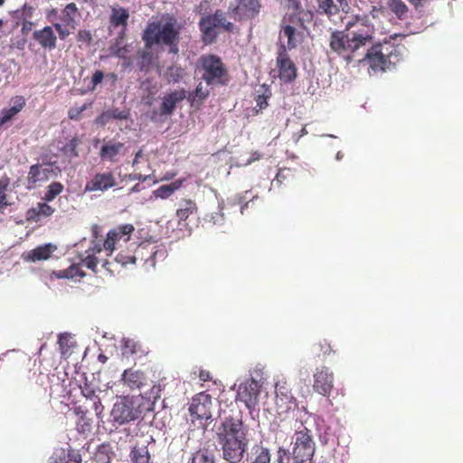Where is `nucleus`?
Listing matches in <instances>:
<instances>
[{
	"label": "nucleus",
	"instance_id": "393cba45",
	"mask_svg": "<svg viewBox=\"0 0 463 463\" xmlns=\"http://www.w3.org/2000/svg\"><path fill=\"white\" fill-rule=\"evenodd\" d=\"M54 208L45 203H38L35 207L27 210L25 219L27 222H38L42 218L50 217L53 214Z\"/></svg>",
	"mask_w": 463,
	"mask_h": 463
},
{
	"label": "nucleus",
	"instance_id": "f704fd0d",
	"mask_svg": "<svg viewBox=\"0 0 463 463\" xmlns=\"http://www.w3.org/2000/svg\"><path fill=\"white\" fill-rule=\"evenodd\" d=\"M185 75V71L180 65L173 64L169 66L164 73L165 79L169 83L179 82Z\"/></svg>",
	"mask_w": 463,
	"mask_h": 463
},
{
	"label": "nucleus",
	"instance_id": "aec40b11",
	"mask_svg": "<svg viewBox=\"0 0 463 463\" xmlns=\"http://www.w3.org/2000/svg\"><path fill=\"white\" fill-rule=\"evenodd\" d=\"M373 39V27L366 26V28L360 29L356 32H353L352 36H349V45H347V48L350 49V55H352V60L354 59V54L361 47H364L367 43H372Z\"/></svg>",
	"mask_w": 463,
	"mask_h": 463
},
{
	"label": "nucleus",
	"instance_id": "09e8293b",
	"mask_svg": "<svg viewBox=\"0 0 463 463\" xmlns=\"http://www.w3.org/2000/svg\"><path fill=\"white\" fill-rule=\"evenodd\" d=\"M51 463H81V457L78 453L69 452L62 457L53 458Z\"/></svg>",
	"mask_w": 463,
	"mask_h": 463
},
{
	"label": "nucleus",
	"instance_id": "c756f323",
	"mask_svg": "<svg viewBox=\"0 0 463 463\" xmlns=\"http://www.w3.org/2000/svg\"><path fill=\"white\" fill-rule=\"evenodd\" d=\"M25 101L23 97H17L13 107L2 110L0 117V128L10 121L24 107Z\"/></svg>",
	"mask_w": 463,
	"mask_h": 463
},
{
	"label": "nucleus",
	"instance_id": "2eb2a0df",
	"mask_svg": "<svg viewBox=\"0 0 463 463\" xmlns=\"http://www.w3.org/2000/svg\"><path fill=\"white\" fill-rule=\"evenodd\" d=\"M333 386L334 374L329 371V368L326 366L317 368V371L314 373V391L323 396H329Z\"/></svg>",
	"mask_w": 463,
	"mask_h": 463
},
{
	"label": "nucleus",
	"instance_id": "72a5a7b5",
	"mask_svg": "<svg viewBox=\"0 0 463 463\" xmlns=\"http://www.w3.org/2000/svg\"><path fill=\"white\" fill-rule=\"evenodd\" d=\"M197 205L191 199H184L181 202L180 207L176 210V216L179 222L188 219L190 215L196 213Z\"/></svg>",
	"mask_w": 463,
	"mask_h": 463
},
{
	"label": "nucleus",
	"instance_id": "0e129e2a",
	"mask_svg": "<svg viewBox=\"0 0 463 463\" xmlns=\"http://www.w3.org/2000/svg\"><path fill=\"white\" fill-rule=\"evenodd\" d=\"M35 26V24L30 20H22V28L21 33L23 35H27L33 28Z\"/></svg>",
	"mask_w": 463,
	"mask_h": 463
},
{
	"label": "nucleus",
	"instance_id": "13d9d810",
	"mask_svg": "<svg viewBox=\"0 0 463 463\" xmlns=\"http://www.w3.org/2000/svg\"><path fill=\"white\" fill-rule=\"evenodd\" d=\"M111 119H127L128 117V112L125 110H120L119 109H109Z\"/></svg>",
	"mask_w": 463,
	"mask_h": 463
},
{
	"label": "nucleus",
	"instance_id": "f3484780",
	"mask_svg": "<svg viewBox=\"0 0 463 463\" xmlns=\"http://www.w3.org/2000/svg\"><path fill=\"white\" fill-rule=\"evenodd\" d=\"M116 184V178L112 172L97 173L86 183L84 191L104 192L114 187Z\"/></svg>",
	"mask_w": 463,
	"mask_h": 463
},
{
	"label": "nucleus",
	"instance_id": "79ce46f5",
	"mask_svg": "<svg viewBox=\"0 0 463 463\" xmlns=\"http://www.w3.org/2000/svg\"><path fill=\"white\" fill-rule=\"evenodd\" d=\"M76 429L78 432L81 434L90 433L92 430V420L88 418L86 413H82L77 421Z\"/></svg>",
	"mask_w": 463,
	"mask_h": 463
},
{
	"label": "nucleus",
	"instance_id": "4468645a",
	"mask_svg": "<svg viewBox=\"0 0 463 463\" xmlns=\"http://www.w3.org/2000/svg\"><path fill=\"white\" fill-rule=\"evenodd\" d=\"M262 383L254 377L245 381L239 386L236 399L242 402L247 408L254 407L259 401Z\"/></svg>",
	"mask_w": 463,
	"mask_h": 463
},
{
	"label": "nucleus",
	"instance_id": "20e7f679",
	"mask_svg": "<svg viewBox=\"0 0 463 463\" xmlns=\"http://www.w3.org/2000/svg\"><path fill=\"white\" fill-rule=\"evenodd\" d=\"M248 440L242 428L233 427V463H270V454L267 448L255 445L251 452L256 456L253 461H250Z\"/></svg>",
	"mask_w": 463,
	"mask_h": 463
},
{
	"label": "nucleus",
	"instance_id": "473e14b6",
	"mask_svg": "<svg viewBox=\"0 0 463 463\" xmlns=\"http://www.w3.org/2000/svg\"><path fill=\"white\" fill-rule=\"evenodd\" d=\"M184 179H178L169 184L161 185L153 192L156 198L167 199L183 185Z\"/></svg>",
	"mask_w": 463,
	"mask_h": 463
},
{
	"label": "nucleus",
	"instance_id": "8fccbe9b",
	"mask_svg": "<svg viewBox=\"0 0 463 463\" xmlns=\"http://www.w3.org/2000/svg\"><path fill=\"white\" fill-rule=\"evenodd\" d=\"M88 255L81 260V262L90 269L96 271L99 260L98 258L91 252H87Z\"/></svg>",
	"mask_w": 463,
	"mask_h": 463
},
{
	"label": "nucleus",
	"instance_id": "864d4df0",
	"mask_svg": "<svg viewBox=\"0 0 463 463\" xmlns=\"http://www.w3.org/2000/svg\"><path fill=\"white\" fill-rule=\"evenodd\" d=\"M88 109L87 104H83L81 107H74L69 109L68 117L70 119L78 120L80 118L81 113Z\"/></svg>",
	"mask_w": 463,
	"mask_h": 463
},
{
	"label": "nucleus",
	"instance_id": "4be33fe9",
	"mask_svg": "<svg viewBox=\"0 0 463 463\" xmlns=\"http://www.w3.org/2000/svg\"><path fill=\"white\" fill-rule=\"evenodd\" d=\"M33 38L45 50L51 51L57 46V36L52 26L46 25L40 30L34 31Z\"/></svg>",
	"mask_w": 463,
	"mask_h": 463
},
{
	"label": "nucleus",
	"instance_id": "f257e3e1",
	"mask_svg": "<svg viewBox=\"0 0 463 463\" xmlns=\"http://www.w3.org/2000/svg\"><path fill=\"white\" fill-rule=\"evenodd\" d=\"M180 29L176 20L173 18L164 24L152 22L144 30L142 39L146 48H151L155 44H164L169 47V52L177 54Z\"/></svg>",
	"mask_w": 463,
	"mask_h": 463
},
{
	"label": "nucleus",
	"instance_id": "052dcab7",
	"mask_svg": "<svg viewBox=\"0 0 463 463\" xmlns=\"http://www.w3.org/2000/svg\"><path fill=\"white\" fill-rule=\"evenodd\" d=\"M112 55L119 58H124L126 53L128 52V49L124 46H120V44L116 43L114 47H111Z\"/></svg>",
	"mask_w": 463,
	"mask_h": 463
},
{
	"label": "nucleus",
	"instance_id": "680f3d73",
	"mask_svg": "<svg viewBox=\"0 0 463 463\" xmlns=\"http://www.w3.org/2000/svg\"><path fill=\"white\" fill-rule=\"evenodd\" d=\"M110 119V112L109 110H106L102 112L99 117H97L96 123L101 126H105L109 122Z\"/></svg>",
	"mask_w": 463,
	"mask_h": 463
},
{
	"label": "nucleus",
	"instance_id": "58836bf2",
	"mask_svg": "<svg viewBox=\"0 0 463 463\" xmlns=\"http://www.w3.org/2000/svg\"><path fill=\"white\" fill-rule=\"evenodd\" d=\"M189 463H214V458L207 449H200L193 453Z\"/></svg>",
	"mask_w": 463,
	"mask_h": 463
},
{
	"label": "nucleus",
	"instance_id": "4d7b16f0",
	"mask_svg": "<svg viewBox=\"0 0 463 463\" xmlns=\"http://www.w3.org/2000/svg\"><path fill=\"white\" fill-rule=\"evenodd\" d=\"M288 8L293 10L292 13L300 14L301 11H306L302 8L301 0H284Z\"/></svg>",
	"mask_w": 463,
	"mask_h": 463
},
{
	"label": "nucleus",
	"instance_id": "dca6fc26",
	"mask_svg": "<svg viewBox=\"0 0 463 463\" xmlns=\"http://www.w3.org/2000/svg\"><path fill=\"white\" fill-rule=\"evenodd\" d=\"M260 0H236L233 6V19L250 20L257 16L260 11Z\"/></svg>",
	"mask_w": 463,
	"mask_h": 463
},
{
	"label": "nucleus",
	"instance_id": "338daca9",
	"mask_svg": "<svg viewBox=\"0 0 463 463\" xmlns=\"http://www.w3.org/2000/svg\"><path fill=\"white\" fill-rule=\"evenodd\" d=\"M102 250H104V248H103V243L100 244L99 242L96 241H92V247H90L87 252H91L92 254H96V253H99L101 252Z\"/></svg>",
	"mask_w": 463,
	"mask_h": 463
},
{
	"label": "nucleus",
	"instance_id": "c03bdc74",
	"mask_svg": "<svg viewBox=\"0 0 463 463\" xmlns=\"http://www.w3.org/2000/svg\"><path fill=\"white\" fill-rule=\"evenodd\" d=\"M261 89L263 91L255 98L257 111L266 109L268 107V99L271 97L270 90L264 89V87H261Z\"/></svg>",
	"mask_w": 463,
	"mask_h": 463
},
{
	"label": "nucleus",
	"instance_id": "774afa93",
	"mask_svg": "<svg viewBox=\"0 0 463 463\" xmlns=\"http://www.w3.org/2000/svg\"><path fill=\"white\" fill-rule=\"evenodd\" d=\"M260 158V155L259 153L255 152V153L251 154L250 157L248 158L245 162H243V161H237L236 162V165L237 166H241V165H249L251 162L259 160Z\"/></svg>",
	"mask_w": 463,
	"mask_h": 463
},
{
	"label": "nucleus",
	"instance_id": "b1692460",
	"mask_svg": "<svg viewBox=\"0 0 463 463\" xmlns=\"http://www.w3.org/2000/svg\"><path fill=\"white\" fill-rule=\"evenodd\" d=\"M121 380L130 389H140L146 384V377L140 370L127 369L122 373Z\"/></svg>",
	"mask_w": 463,
	"mask_h": 463
},
{
	"label": "nucleus",
	"instance_id": "cd10ccee",
	"mask_svg": "<svg viewBox=\"0 0 463 463\" xmlns=\"http://www.w3.org/2000/svg\"><path fill=\"white\" fill-rule=\"evenodd\" d=\"M129 18V12L128 9L121 6H114L111 8L109 16V23L114 27L127 28L128 21Z\"/></svg>",
	"mask_w": 463,
	"mask_h": 463
},
{
	"label": "nucleus",
	"instance_id": "603ef678",
	"mask_svg": "<svg viewBox=\"0 0 463 463\" xmlns=\"http://www.w3.org/2000/svg\"><path fill=\"white\" fill-rule=\"evenodd\" d=\"M76 38L80 43L90 44L92 42V34L89 30H79Z\"/></svg>",
	"mask_w": 463,
	"mask_h": 463
},
{
	"label": "nucleus",
	"instance_id": "3c124183",
	"mask_svg": "<svg viewBox=\"0 0 463 463\" xmlns=\"http://www.w3.org/2000/svg\"><path fill=\"white\" fill-rule=\"evenodd\" d=\"M104 79V73L101 71H96L90 80V84L88 85V90L90 91L95 90L98 84L101 83Z\"/></svg>",
	"mask_w": 463,
	"mask_h": 463
},
{
	"label": "nucleus",
	"instance_id": "ddd939ff",
	"mask_svg": "<svg viewBox=\"0 0 463 463\" xmlns=\"http://www.w3.org/2000/svg\"><path fill=\"white\" fill-rule=\"evenodd\" d=\"M279 78L285 83L293 81L297 78V66L290 59L286 47L280 44L276 59Z\"/></svg>",
	"mask_w": 463,
	"mask_h": 463
},
{
	"label": "nucleus",
	"instance_id": "f03ea898",
	"mask_svg": "<svg viewBox=\"0 0 463 463\" xmlns=\"http://www.w3.org/2000/svg\"><path fill=\"white\" fill-rule=\"evenodd\" d=\"M313 13L301 11L300 14L290 13L283 16L280 23L279 41L286 39V51L295 49L304 38L303 30H307L306 23L311 22ZM282 44V43H280Z\"/></svg>",
	"mask_w": 463,
	"mask_h": 463
},
{
	"label": "nucleus",
	"instance_id": "6e6552de",
	"mask_svg": "<svg viewBox=\"0 0 463 463\" xmlns=\"http://www.w3.org/2000/svg\"><path fill=\"white\" fill-rule=\"evenodd\" d=\"M231 25V23L226 22L224 14L221 10H217L213 15L203 17L199 23L203 42L205 44L213 43L220 30L230 31Z\"/></svg>",
	"mask_w": 463,
	"mask_h": 463
},
{
	"label": "nucleus",
	"instance_id": "4c0bfd02",
	"mask_svg": "<svg viewBox=\"0 0 463 463\" xmlns=\"http://www.w3.org/2000/svg\"><path fill=\"white\" fill-rule=\"evenodd\" d=\"M258 199V196H254L251 194V193L246 192L244 195L237 194L233 200V204H240L241 213L243 214L245 209L248 208L250 204L252 206L254 204V201Z\"/></svg>",
	"mask_w": 463,
	"mask_h": 463
},
{
	"label": "nucleus",
	"instance_id": "6ab92c4d",
	"mask_svg": "<svg viewBox=\"0 0 463 463\" xmlns=\"http://www.w3.org/2000/svg\"><path fill=\"white\" fill-rule=\"evenodd\" d=\"M347 45H349L348 34H345L341 31H335L331 33L330 49L338 55L343 56L347 61H351L352 55H350V49L347 48Z\"/></svg>",
	"mask_w": 463,
	"mask_h": 463
},
{
	"label": "nucleus",
	"instance_id": "2f4dec72",
	"mask_svg": "<svg viewBox=\"0 0 463 463\" xmlns=\"http://www.w3.org/2000/svg\"><path fill=\"white\" fill-rule=\"evenodd\" d=\"M79 14V9L74 3L65 5L61 12V20L65 25L74 29L76 24V17Z\"/></svg>",
	"mask_w": 463,
	"mask_h": 463
},
{
	"label": "nucleus",
	"instance_id": "5701e85b",
	"mask_svg": "<svg viewBox=\"0 0 463 463\" xmlns=\"http://www.w3.org/2000/svg\"><path fill=\"white\" fill-rule=\"evenodd\" d=\"M216 435L219 443L222 446L224 458L230 461L232 458V421H224L218 429Z\"/></svg>",
	"mask_w": 463,
	"mask_h": 463
},
{
	"label": "nucleus",
	"instance_id": "1a4fd4ad",
	"mask_svg": "<svg viewBox=\"0 0 463 463\" xmlns=\"http://www.w3.org/2000/svg\"><path fill=\"white\" fill-rule=\"evenodd\" d=\"M141 414L139 406L129 396L120 397L113 405L110 412L112 421L118 425L127 424L136 420Z\"/></svg>",
	"mask_w": 463,
	"mask_h": 463
},
{
	"label": "nucleus",
	"instance_id": "a19ab883",
	"mask_svg": "<svg viewBox=\"0 0 463 463\" xmlns=\"http://www.w3.org/2000/svg\"><path fill=\"white\" fill-rule=\"evenodd\" d=\"M389 7L399 19H403L408 12L407 5L402 0H389Z\"/></svg>",
	"mask_w": 463,
	"mask_h": 463
},
{
	"label": "nucleus",
	"instance_id": "ea45409f",
	"mask_svg": "<svg viewBox=\"0 0 463 463\" xmlns=\"http://www.w3.org/2000/svg\"><path fill=\"white\" fill-rule=\"evenodd\" d=\"M80 145V139L77 137H72L68 143H66L61 148V152L68 157L79 156L78 146Z\"/></svg>",
	"mask_w": 463,
	"mask_h": 463
},
{
	"label": "nucleus",
	"instance_id": "37998d69",
	"mask_svg": "<svg viewBox=\"0 0 463 463\" xmlns=\"http://www.w3.org/2000/svg\"><path fill=\"white\" fill-rule=\"evenodd\" d=\"M63 190V185L60 182H52L49 184L47 191L44 194L45 201H52Z\"/></svg>",
	"mask_w": 463,
	"mask_h": 463
},
{
	"label": "nucleus",
	"instance_id": "6e6d98bb",
	"mask_svg": "<svg viewBox=\"0 0 463 463\" xmlns=\"http://www.w3.org/2000/svg\"><path fill=\"white\" fill-rule=\"evenodd\" d=\"M53 29L58 33L59 38L61 40H65L70 34L71 31L68 29V26L59 23L53 24Z\"/></svg>",
	"mask_w": 463,
	"mask_h": 463
},
{
	"label": "nucleus",
	"instance_id": "f8f14e48",
	"mask_svg": "<svg viewBox=\"0 0 463 463\" xmlns=\"http://www.w3.org/2000/svg\"><path fill=\"white\" fill-rule=\"evenodd\" d=\"M134 232L135 227L130 223L121 224L110 230L103 241L104 250L108 252V255H111L118 244L121 241L124 243L129 241Z\"/></svg>",
	"mask_w": 463,
	"mask_h": 463
},
{
	"label": "nucleus",
	"instance_id": "49530a36",
	"mask_svg": "<svg viewBox=\"0 0 463 463\" xmlns=\"http://www.w3.org/2000/svg\"><path fill=\"white\" fill-rule=\"evenodd\" d=\"M294 178V173L290 168H280L272 180V184H277L278 185L282 184L287 180H292Z\"/></svg>",
	"mask_w": 463,
	"mask_h": 463
},
{
	"label": "nucleus",
	"instance_id": "412c9836",
	"mask_svg": "<svg viewBox=\"0 0 463 463\" xmlns=\"http://www.w3.org/2000/svg\"><path fill=\"white\" fill-rule=\"evenodd\" d=\"M186 99V90L184 89L175 90L165 94L162 99L159 108L161 116L172 115L178 103Z\"/></svg>",
	"mask_w": 463,
	"mask_h": 463
},
{
	"label": "nucleus",
	"instance_id": "5fc2aeb1",
	"mask_svg": "<svg viewBox=\"0 0 463 463\" xmlns=\"http://www.w3.org/2000/svg\"><path fill=\"white\" fill-rule=\"evenodd\" d=\"M290 458L288 450L283 447H279L277 450V458L274 463H289Z\"/></svg>",
	"mask_w": 463,
	"mask_h": 463
},
{
	"label": "nucleus",
	"instance_id": "0eeeda50",
	"mask_svg": "<svg viewBox=\"0 0 463 463\" xmlns=\"http://www.w3.org/2000/svg\"><path fill=\"white\" fill-rule=\"evenodd\" d=\"M293 439L292 458L294 463H312L316 446L311 431L304 427L302 430L295 432Z\"/></svg>",
	"mask_w": 463,
	"mask_h": 463
},
{
	"label": "nucleus",
	"instance_id": "de8ad7c7",
	"mask_svg": "<svg viewBox=\"0 0 463 463\" xmlns=\"http://www.w3.org/2000/svg\"><path fill=\"white\" fill-rule=\"evenodd\" d=\"M141 71L147 72L152 65V55L150 52L143 51L139 52V61L137 63Z\"/></svg>",
	"mask_w": 463,
	"mask_h": 463
},
{
	"label": "nucleus",
	"instance_id": "bf43d9fd",
	"mask_svg": "<svg viewBox=\"0 0 463 463\" xmlns=\"http://www.w3.org/2000/svg\"><path fill=\"white\" fill-rule=\"evenodd\" d=\"M34 8L32 5H24L21 10V19L29 20L33 17Z\"/></svg>",
	"mask_w": 463,
	"mask_h": 463
},
{
	"label": "nucleus",
	"instance_id": "a18cd8bd",
	"mask_svg": "<svg viewBox=\"0 0 463 463\" xmlns=\"http://www.w3.org/2000/svg\"><path fill=\"white\" fill-rule=\"evenodd\" d=\"M314 351L318 357H325L330 354L333 352V349L331 345L324 339L314 345Z\"/></svg>",
	"mask_w": 463,
	"mask_h": 463
},
{
	"label": "nucleus",
	"instance_id": "c9c22d12",
	"mask_svg": "<svg viewBox=\"0 0 463 463\" xmlns=\"http://www.w3.org/2000/svg\"><path fill=\"white\" fill-rule=\"evenodd\" d=\"M317 3L321 13L328 17L339 13V7L335 4L334 0H317Z\"/></svg>",
	"mask_w": 463,
	"mask_h": 463
},
{
	"label": "nucleus",
	"instance_id": "9b49d317",
	"mask_svg": "<svg viewBox=\"0 0 463 463\" xmlns=\"http://www.w3.org/2000/svg\"><path fill=\"white\" fill-rule=\"evenodd\" d=\"M275 393V406L279 415H285L298 408L297 400L292 395L290 386L285 379L276 383Z\"/></svg>",
	"mask_w": 463,
	"mask_h": 463
},
{
	"label": "nucleus",
	"instance_id": "423d86ee",
	"mask_svg": "<svg viewBox=\"0 0 463 463\" xmlns=\"http://www.w3.org/2000/svg\"><path fill=\"white\" fill-rule=\"evenodd\" d=\"M199 63L203 71L202 79L208 85L227 83V70L218 56L214 54L202 55Z\"/></svg>",
	"mask_w": 463,
	"mask_h": 463
},
{
	"label": "nucleus",
	"instance_id": "bb28decb",
	"mask_svg": "<svg viewBox=\"0 0 463 463\" xmlns=\"http://www.w3.org/2000/svg\"><path fill=\"white\" fill-rule=\"evenodd\" d=\"M50 169L43 168L39 164L31 165L27 175V187L34 188L39 182H44L49 179Z\"/></svg>",
	"mask_w": 463,
	"mask_h": 463
},
{
	"label": "nucleus",
	"instance_id": "e433bc0d",
	"mask_svg": "<svg viewBox=\"0 0 463 463\" xmlns=\"http://www.w3.org/2000/svg\"><path fill=\"white\" fill-rule=\"evenodd\" d=\"M208 96L209 90L203 89L202 83H199L194 91L189 93L186 92V99L192 104L194 102H203Z\"/></svg>",
	"mask_w": 463,
	"mask_h": 463
},
{
	"label": "nucleus",
	"instance_id": "c85d7f7f",
	"mask_svg": "<svg viewBox=\"0 0 463 463\" xmlns=\"http://www.w3.org/2000/svg\"><path fill=\"white\" fill-rule=\"evenodd\" d=\"M145 248L141 245H138L132 254L121 250L115 257V262L120 264L122 268H127L128 265L135 266L137 259L140 257V252Z\"/></svg>",
	"mask_w": 463,
	"mask_h": 463
},
{
	"label": "nucleus",
	"instance_id": "a211bd4d",
	"mask_svg": "<svg viewBox=\"0 0 463 463\" xmlns=\"http://www.w3.org/2000/svg\"><path fill=\"white\" fill-rule=\"evenodd\" d=\"M125 144L115 139L104 141L100 147L99 156L101 161L116 163L120 156L125 154Z\"/></svg>",
	"mask_w": 463,
	"mask_h": 463
},
{
	"label": "nucleus",
	"instance_id": "9d476101",
	"mask_svg": "<svg viewBox=\"0 0 463 463\" xmlns=\"http://www.w3.org/2000/svg\"><path fill=\"white\" fill-rule=\"evenodd\" d=\"M130 463H154L148 446L155 442L151 435L137 434L130 440Z\"/></svg>",
	"mask_w": 463,
	"mask_h": 463
},
{
	"label": "nucleus",
	"instance_id": "7ed1b4c3",
	"mask_svg": "<svg viewBox=\"0 0 463 463\" xmlns=\"http://www.w3.org/2000/svg\"><path fill=\"white\" fill-rule=\"evenodd\" d=\"M402 60V50L399 45L385 47L382 43L373 44L363 59L374 72L390 71Z\"/></svg>",
	"mask_w": 463,
	"mask_h": 463
},
{
	"label": "nucleus",
	"instance_id": "e2e57ef3",
	"mask_svg": "<svg viewBox=\"0 0 463 463\" xmlns=\"http://www.w3.org/2000/svg\"><path fill=\"white\" fill-rule=\"evenodd\" d=\"M80 389L82 395L87 399L92 400L93 398L97 397V395H95L94 389L91 388L88 383H85L84 386L80 387Z\"/></svg>",
	"mask_w": 463,
	"mask_h": 463
},
{
	"label": "nucleus",
	"instance_id": "39448f33",
	"mask_svg": "<svg viewBox=\"0 0 463 463\" xmlns=\"http://www.w3.org/2000/svg\"><path fill=\"white\" fill-rule=\"evenodd\" d=\"M213 401L210 394L202 392L194 395L189 403L193 430H206L212 421Z\"/></svg>",
	"mask_w": 463,
	"mask_h": 463
},
{
	"label": "nucleus",
	"instance_id": "a878e982",
	"mask_svg": "<svg viewBox=\"0 0 463 463\" xmlns=\"http://www.w3.org/2000/svg\"><path fill=\"white\" fill-rule=\"evenodd\" d=\"M56 250V247L51 243L38 246L33 250L24 254L23 258L27 261H40L48 260L52 253Z\"/></svg>",
	"mask_w": 463,
	"mask_h": 463
},
{
	"label": "nucleus",
	"instance_id": "7c9ffc66",
	"mask_svg": "<svg viewBox=\"0 0 463 463\" xmlns=\"http://www.w3.org/2000/svg\"><path fill=\"white\" fill-rule=\"evenodd\" d=\"M85 272L81 269L80 264H72L69 268L61 270L52 271L51 278L56 279H76L83 278Z\"/></svg>",
	"mask_w": 463,
	"mask_h": 463
},
{
	"label": "nucleus",
	"instance_id": "69168bd1",
	"mask_svg": "<svg viewBox=\"0 0 463 463\" xmlns=\"http://www.w3.org/2000/svg\"><path fill=\"white\" fill-rule=\"evenodd\" d=\"M93 401V409L97 414V416H99L103 411V405L101 404L100 399L97 396L92 399Z\"/></svg>",
	"mask_w": 463,
	"mask_h": 463
}]
</instances>
